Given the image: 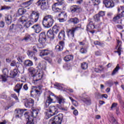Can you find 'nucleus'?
<instances>
[{"instance_id": "obj_51", "label": "nucleus", "mask_w": 124, "mask_h": 124, "mask_svg": "<svg viewBox=\"0 0 124 124\" xmlns=\"http://www.w3.org/2000/svg\"><path fill=\"white\" fill-rule=\"evenodd\" d=\"M106 84L108 86V87H112L114 83H113V81L109 80L108 81H106Z\"/></svg>"}, {"instance_id": "obj_8", "label": "nucleus", "mask_w": 124, "mask_h": 124, "mask_svg": "<svg viewBox=\"0 0 124 124\" xmlns=\"http://www.w3.org/2000/svg\"><path fill=\"white\" fill-rule=\"evenodd\" d=\"M64 0H57V2L55 3L53 5H52V10L55 13L57 12H61V9L59 8L57 6L59 5H62L63 3Z\"/></svg>"}, {"instance_id": "obj_60", "label": "nucleus", "mask_w": 124, "mask_h": 124, "mask_svg": "<svg viewBox=\"0 0 124 124\" xmlns=\"http://www.w3.org/2000/svg\"><path fill=\"white\" fill-rule=\"evenodd\" d=\"M55 87H57V88H60V89H61L62 88V85L60 83H56L54 84Z\"/></svg>"}, {"instance_id": "obj_54", "label": "nucleus", "mask_w": 124, "mask_h": 124, "mask_svg": "<svg viewBox=\"0 0 124 124\" xmlns=\"http://www.w3.org/2000/svg\"><path fill=\"white\" fill-rule=\"evenodd\" d=\"M46 102H47L50 104H51V103L53 102V99H52V98H51L50 96H49L48 97H47L46 99Z\"/></svg>"}, {"instance_id": "obj_30", "label": "nucleus", "mask_w": 124, "mask_h": 124, "mask_svg": "<svg viewBox=\"0 0 124 124\" xmlns=\"http://www.w3.org/2000/svg\"><path fill=\"white\" fill-rule=\"evenodd\" d=\"M55 98L59 104H62V103H64V99L62 96L61 95L55 96Z\"/></svg>"}, {"instance_id": "obj_58", "label": "nucleus", "mask_w": 124, "mask_h": 124, "mask_svg": "<svg viewBox=\"0 0 124 124\" xmlns=\"http://www.w3.org/2000/svg\"><path fill=\"white\" fill-rule=\"evenodd\" d=\"M74 106H75L76 107H77L78 105V102H77L76 100H74L72 102Z\"/></svg>"}, {"instance_id": "obj_17", "label": "nucleus", "mask_w": 124, "mask_h": 124, "mask_svg": "<svg viewBox=\"0 0 124 124\" xmlns=\"http://www.w3.org/2000/svg\"><path fill=\"white\" fill-rule=\"evenodd\" d=\"M46 41H47V39L46 38L45 32H42L39 35V42L40 43H45Z\"/></svg>"}, {"instance_id": "obj_55", "label": "nucleus", "mask_w": 124, "mask_h": 124, "mask_svg": "<svg viewBox=\"0 0 124 124\" xmlns=\"http://www.w3.org/2000/svg\"><path fill=\"white\" fill-rule=\"evenodd\" d=\"M0 98H2L3 99H5L7 98V95L5 93H3L0 95Z\"/></svg>"}, {"instance_id": "obj_28", "label": "nucleus", "mask_w": 124, "mask_h": 124, "mask_svg": "<svg viewBox=\"0 0 124 124\" xmlns=\"http://www.w3.org/2000/svg\"><path fill=\"white\" fill-rule=\"evenodd\" d=\"M23 64L25 67H28L29 66H32L33 65V62L30 60H27L25 61Z\"/></svg>"}, {"instance_id": "obj_63", "label": "nucleus", "mask_w": 124, "mask_h": 124, "mask_svg": "<svg viewBox=\"0 0 124 124\" xmlns=\"http://www.w3.org/2000/svg\"><path fill=\"white\" fill-rule=\"evenodd\" d=\"M16 63L15 61H13L11 63V66H16Z\"/></svg>"}, {"instance_id": "obj_3", "label": "nucleus", "mask_w": 124, "mask_h": 124, "mask_svg": "<svg viewBox=\"0 0 124 124\" xmlns=\"http://www.w3.org/2000/svg\"><path fill=\"white\" fill-rule=\"evenodd\" d=\"M10 30L13 31L14 32H24L25 31L24 26L20 24L16 25L13 24L10 26Z\"/></svg>"}, {"instance_id": "obj_34", "label": "nucleus", "mask_w": 124, "mask_h": 124, "mask_svg": "<svg viewBox=\"0 0 124 124\" xmlns=\"http://www.w3.org/2000/svg\"><path fill=\"white\" fill-rule=\"evenodd\" d=\"M69 22L70 23H73V24H78L79 23V19L77 17L71 18L69 19Z\"/></svg>"}, {"instance_id": "obj_35", "label": "nucleus", "mask_w": 124, "mask_h": 124, "mask_svg": "<svg viewBox=\"0 0 124 124\" xmlns=\"http://www.w3.org/2000/svg\"><path fill=\"white\" fill-rule=\"evenodd\" d=\"M26 12H27V10L25 9L20 8L18 10V15H20V16L25 14Z\"/></svg>"}, {"instance_id": "obj_5", "label": "nucleus", "mask_w": 124, "mask_h": 124, "mask_svg": "<svg viewBox=\"0 0 124 124\" xmlns=\"http://www.w3.org/2000/svg\"><path fill=\"white\" fill-rule=\"evenodd\" d=\"M62 118H63L62 114H59L57 116H55L54 118H51L50 120V123L51 124H62Z\"/></svg>"}, {"instance_id": "obj_42", "label": "nucleus", "mask_w": 124, "mask_h": 124, "mask_svg": "<svg viewBox=\"0 0 124 124\" xmlns=\"http://www.w3.org/2000/svg\"><path fill=\"white\" fill-rule=\"evenodd\" d=\"M12 7L11 6H8L6 5H3L1 6V9L0 10H10V9H11Z\"/></svg>"}, {"instance_id": "obj_21", "label": "nucleus", "mask_w": 124, "mask_h": 124, "mask_svg": "<svg viewBox=\"0 0 124 124\" xmlns=\"http://www.w3.org/2000/svg\"><path fill=\"white\" fill-rule=\"evenodd\" d=\"M27 55L30 59L31 60H34L35 62L37 61V58L35 57V54H34V52H31V51H28L27 52Z\"/></svg>"}, {"instance_id": "obj_12", "label": "nucleus", "mask_w": 124, "mask_h": 124, "mask_svg": "<svg viewBox=\"0 0 124 124\" xmlns=\"http://www.w3.org/2000/svg\"><path fill=\"white\" fill-rule=\"evenodd\" d=\"M25 111H27V109H19V108H16L15 110V117L16 119H19L21 118L23 116V114H24V112Z\"/></svg>"}, {"instance_id": "obj_14", "label": "nucleus", "mask_w": 124, "mask_h": 124, "mask_svg": "<svg viewBox=\"0 0 124 124\" xmlns=\"http://www.w3.org/2000/svg\"><path fill=\"white\" fill-rule=\"evenodd\" d=\"M34 105V101L31 98L27 100L24 103V105L26 108H31V107H33Z\"/></svg>"}, {"instance_id": "obj_4", "label": "nucleus", "mask_w": 124, "mask_h": 124, "mask_svg": "<svg viewBox=\"0 0 124 124\" xmlns=\"http://www.w3.org/2000/svg\"><path fill=\"white\" fill-rule=\"evenodd\" d=\"M60 31V27L57 25H54L52 28V30H49L47 32V36L49 38H52V39H54L55 38V34H57L58 32H59Z\"/></svg>"}, {"instance_id": "obj_15", "label": "nucleus", "mask_w": 124, "mask_h": 124, "mask_svg": "<svg viewBox=\"0 0 124 124\" xmlns=\"http://www.w3.org/2000/svg\"><path fill=\"white\" fill-rule=\"evenodd\" d=\"M31 29L33 30L35 33H39V32L42 31L41 25L38 24H34L33 26L31 27Z\"/></svg>"}, {"instance_id": "obj_31", "label": "nucleus", "mask_w": 124, "mask_h": 124, "mask_svg": "<svg viewBox=\"0 0 124 124\" xmlns=\"http://www.w3.org/2000/svg\"><path fill=\"white\" fill-rule=\"evenodd\" d=\"M29 71L33 77H34L39 71L38 70H36L34 69V68H32V67L30 68L29 69Z\"/></svg>"}, {"instance_id": "obj_44", "label": "nucleus", "mask_w": 124, "mask_h": 124, "mask_svg": "<svg viewBox=\"0 0 124 124\" xmlns=\"http://www.w3.org/2000/svg\"><path fill=\"white\" fill-rule=\"evenodd\" d=\"M43 80L42 79H34V84L35 85H40L42 84Z\"/></svg>"}, {"instance_id": "obj_47", "label": "nucleus", "mask_w": 124, "mask_h": 124, "mask_svg": "<svg viewBox=\"0 0 124 124\" xmlns=\"http://www.w3.org/2000/svg\"><path fill=\"white\" fill-rule=\"evenodd\" d=\"M94 44L95 45H98L99 46H101V47H104V44L103 43H100L98 41H95L94 42Z\"/></svg>"}, {"instance_id": "obj_33", "label": "nucleus", "mask_w": 124, "mask_h": 124, "mask_svg": "<svg viewBox=\"0 0 124 124\" xmlns=\"http://www.w3.org/2000/svg\"><path fill=\"white\" fill-rule=\"evenodd\" d=\"M32 2H33V0H30L28 1L23 3L22 5L24 8L28 7V6H30V5L32 4Z\"/></svg>"}, {"instance_id": "obj_57", "label": "nucleus", "mask_w": 124, "mask_h": 124, "mask_svg": "<svg viewBox=\"0 0 124 124\" xmlns=\"http://www.w3.org/2000/svg\"><path fill=\"white\" fill-rule=\"evenodd\" d=\"M80 53H81V54H86V53H87V49L82 47L80 49Z\"/></svg>"}, {"instance_id": "obj_7", "label": "nucleus", "mask_w": 124, "mask_h": 124, "mask_svg": "<svg viewBox=\"0 0 124 124\" xmlns=\"http://www.w3.org/2000/svg\"><path fill=\"white\" fill-rule=\"evenodd\" d=\"M40 16V14L38 12L33 11L30 16V19L34 24V23H37V21H38Z\"/></svg>"}, {"instance_id": "obj_46", "label": "nucleus", "mask_w": 124, "mask_h": 124, "mask_svg": "<svg viewBox=\"0 0 124 124\" xmlns=\"http://www.w3.org/2000/svg\"><path fill=\"white\" fill-rule=\"evenodd\" d=\"M83 100L87 105H91V99L90 98H85Z\"/></svg>"}, {"instance_id": "obj_43", "label": "nucleus", "mask_w": 124, "mask_h": 124, "mask_svg": "<svg viewBox=\"0 0 124 124\" xmlns=\"http://www.w3.org/2000/svg\"><path fill=\"white\" fill-rule=\"evenodd\" d=\"M63 49V47H62V46H61L60 45H57L55 46V50H56L57 52H61V51H62Z\"/></svg>"}, {"instance_id": "obj_62", "label": "nucleus", "mask_w": 124, "mask_h": 124, "mask_svg": "<svg viewBox=\"0 0 124 124\" xmlns=\"http://www.w3.org/2000/svg\"><path fill=\"white\" fill-rule=\"evenodd\" d=\"M49 105H50V104L46 101L44 105L45 108H47V107H49Z\"/></svg>"}, {"instance_id": "obj_37", "label": "nucleus", "mask_w": 124, "mask_h": 124, "mask_svg": "<svg viewBox=\"0 0 124 124\" xmlns=\"http://www.w3.org/2000/svg\"><path fill=\"white\" fill-rule=\"evenodd\" d=\"M16 67L17 68L18 70H22V69H24V67H23V65H22V63L17 62Z\"/></svg>"}, {"instance_id": "obj_25", "label": "nucleus", "mask_w": 124, "mask_h": 124, "mask_svg": "<svg viewBox=\"0 0 124 124\" xmlns=\"http://www.w3.org/2000/svg\"><path fill=\"white\" fill-rule=\"evenodd\" d=\"M58 38L60 39V40H65V33L64 32V31H61L58 35Z\"/></svg>"}, {"instance_id": "obj_1", "label": "nucleus", "mask_w": 124, "mask_h": 124, "mask_svg": "<svg viewBox=\"0 0 124 124\" xmlns=\"http://www.w3.org/2000/svg\"><path fill=\"white\" fill-rule=\"evenodd\" d=\"M38 115V110L32 109L31 111L26 112L24 113V117L28 120L26 124H35L33 119L36 118Z\"/></svg>"}, {"instance_id": "obj_36", "label": "nucleus", "mask_w": 124, "mask_h": 124, "mask_svg": "<svg viewBox=\"0 0 124 124\" xmlns=\"http://www.w3.org/2000/svg\"><path fill=\"white\" fill-rule=\"evenodd\" d=\"M71 60H73V56L72 55H67L64 58L65 62H69Z\"/></svg>"}, {"instance_id": "obj_29", "label": "nucleus", "mask_w": 124, "mask_h": 124, "mask_svg": "<svg viewBox=\"0 0 124 124\" xmlns=\"http://www.w3.org/2000/svg\"><path fill=\"white\" fill-rule=\"evenodd\" d=\"M5 20L6 24L10 25L12 23V16L11 15H8L5 16Z\"/></svg>"}, {"instance_id": "obj_9", "label": "nucleus", "mask_w": 124, "mask_h": 124, "mask_svg": "<svg viewBox=\"0 0 124 124\" xmlns=\"http://www.w3.org/2000/svg\"><path fill=\"white\" fill-rule=\"evenodd\" d=\"M42 85H40L37 86L33 87L32 89V91H31V93H34L36 95H40L41 94V89H42Z\"/></svg>"}, {"instance_id": "obj_38", "label": "nucleus", "mask_w": 124, "mask_h": 124, "mask_svg": "<svg viewBox=\"0 0 124 124\" xmlns=\"http://www.w3.org/2000/svg\"><path fill=\"white\" fill-rule=\"evenodd\" d=\"M33 24L34 23L31 20H29L24 24V27H26L27 29H29V28L33 25Z\"/></svg>"}, {"instance_id": "obj_49", "label": "nucleus", "mask_w": 124, "mask_h": 124, "mask_svg": "<svg viewBox=\"0 0 124 124\" xmlns=\"http://www.w3.org/2000/svg\"><path fill=\"white\" fill-rule=\"evenodd\" d=\"M94 20L95 22H98L100 21V16H99V15L96 14L93 17Z\"/></svg>"}, {"instance_id": "obj_10", "label": "nucleus", "mask_w": 124, "mask_h": 124, "mask_svg": "<svg viewBox=\"0 0 124 124\" xmlns=\"http://www.w3.org/2000/svg\"><path fill=\"white\" fill-rule=\"evenodd\" d=\"M78 29V27H76L67 30V36L70 39H73L74 38V33H75V31H77Z\"/></svg>"}, {"instance_id": "obj_13", "label": "nucleus", "mask_w": 124, "mask_h": 124, "mask_svg": "<svg viewBox=\"0 0 124 124\" xmlns=\"http://www.w3.org/2000/svg\"><path fill=\"white\" fill-rule=\"evenodd\" d=\"M48 112L49 113H50L51 116H54L59 113V110H58L57 107L55 106H51L49 107Z\"/></svg>"}, {"instance_id": "obj_16", "label": "nucleus", "mask_w": 124, "mask_h": 124, "mask_svg": "<svg viewBox=\"0 0 124 124\" xmlns=\"http://www.w3.org/2000/svg\"><path fill=\"white\" fill-rule=\"evenodd\" d=\"M59 14H58V19L59 22L61 23H62L63 22H65V18H66L67 16H66V14H64L63 13H62V11L61 12H58Z\"/></svg>"}, {"instance_id": "obj_24", "label": "nucleus", "mask_w": 124, "mask_h": 124, "mask_svg": "<svg viewBox=\"0 0 124 124\" xmlns=\"http://www.w3.org/2000/svg\"><path fill=\"white\" fill-rule=\"evenodd\" d=\"M117 47H118V50L115 51L116 53H118L119 56H121V51H122V42L119 40H117Z\"/></svg>"}, {"instance_id": "obj_18", "label": "nucleus", "mask_w": 124, "mask_h": 124, "mask_svg": "<svg viewBox=\"0 0 124 124\" xmlns=\"http://www.w3.org/2000/svg\"><path fill=\"white\" fill-rule=\"evenodd\" d=\"M70 10L72 13H75V12L79 13L81 10V7L78 5H73L71 6Z\"/></svg>"}, {"instance_id": "obj_39", "label": "nucleus", "mask_w": 124, "mask_h": 124, "mask_svg": "<svg viewBox=\"0 0 124 124\" xmlns=\"http://www.w3.org/2000/svg\"><path fill=\"white\" fill-rule=\"evenodd\" d=\"M120 69V67H119V64H117V66L115 68V69L112 71V73H111V76H114L119 71V70Z\"/></svg>"}, {"instance_id": "obj_40", "label": "nucleus", "mask_w": 124, "mask_h": 124, "mask_svg": "<svg viewBox=\"0 0 124 124\" xmlns=\"http://www.w3.org/2000/svg\"><path fill=\"white\" fill-rule=\"evenodd\" d=\"M27 20H28V18H27V16H22V17L19 19L18 21L19 22H20V23H22V24H24V22H26Z\"/></svg>"}, {"instance_id": "obj_48", "label": "nucleus", "mask_w": 124, "mask_h": 124, "mask_svg": "<svg viewBox=\"0 0 124 124\" xmlns=\"http://www.w3.org/2000/svg\"><path fill=\"white\" fill-rule=\"evenodd\" d=\"M26 41V42L29 41V40H31V35H27L25 36L23 39H22V41Z\"/></svg>"}, {"instance_id": "obj_59", "label": "nucleus", "mask_w": 124, "mask_h": 124, "mask_svg": "<svg viewBox=\"0 0 124 124\" xmlns=\"http://www.w3.org/2000/svg\"><path fill=\"white\" fill-rule=\"evenodd\" d=\"M17 61L19 62H23V57L19 56L17 58Z\"/></svg>"}, {"instance_id": "obj_64", "label": "nucleus", "mask_w": 124, "mask_h": 124, "mask_svg": "<svg viewBox=\"0 0 124 124\" xmlns=\"http://www.w3.org/2000/svg\"><path fill=\"white\" fill-rule=\"evenodd\" d=\"M3 27H4V22H0V28H3Z\"/></svg>"}, {"instance_id": "obj_27", "label": "nucleus", "mask_w": 124, "mask_h": 124, "mask_svg": "<svg viewBox=\"0 0 124 124\" xmlns=\"http://www.w3.org/2000/svg\"><path fill=\"white\" fill-rule=\"evenodd\" d=\"M35 79L40 80L42 79V77H43V72L42 71H39L36 75H35Z\"/></svg>"}, {"instance_id": "obj_2", "label": "nucleus", "mask_w": 124, "mask_h": 124, "mask_svg": "<svg viewBox=\"0 0 124 124\" xmlns=\"http://www.w3.org/2000/svg\"><path fill=\"white\" fill-rule=\"evenodd\" d=\"M42 24L44 28L49 29L53 26L54 24V19H53V16L51 15H47L43 18Z\"/></svg>"}, {"instance_id": "obj_11", "label": "nucleus", "mask_w": 124, "mask_h": 124, "mask_svg": "<svg viewBox=\"0 0 124 124\" xmlns=\"http://www.w3.org/2000/svg\"><path fill=\"white\" fill-rule=\"evenodd\" d=\"M9 71L8 68H4L2 69V73L3 75H0V79H2L3 82H6L7 81V78H8V74Z\"/></svg>"}, {"instance_id": "obj_20", "label": "nucleus", "mask_w": 124, "mask_h": 124, "mask_svg": "<svg viewBox=\"0 0 124 124\" xmlns=\"http://www.w3.org/2000/svg\"><path fill=\"white\" fill-rule=\"evenodd\" d=\"M93 1V0H85L84 2V6L86 8V10L89 11V9L92 7V2Z\"/></svg>"}, {"instance_id": "obj_6", "label": "nucleus", "mask_w": 124, "mask_h": 124, "mask_svg": "<svg viewBox=\"0 0 124 124\" xmlns=\"http://www.w3.org/2000/svg\"><path fill=\"white\" fill-rule=\"evenodd\" d=\"M37 6H40L42 10L48 8V0H39L36 3Z\"/></svg>"}, {"instance_id": "obj_50", "label": "nucleus", "mask_w": 124, "mask_h": 124, "mask_svg": "<svg viewBox=\"0 0 124 124\" xmlns=\"http://www.w3.org/2000/svg\"><path fill=\"white\" fill-rule=\"evenodd\" d=\"M22 90L25 92H28V91H29V86H28L27 84H25L23 85Z\"/></svg>"}, {"instance_id": "obj_61", "label": "nucleus", "mask_w": 124, "mask_h": 124, "mask_svg": "<svg viewBox=\"0 0 124 124\" xmlns=\"http://www.w3.org/2000/svg\"><path fill=\"white\" fill-rule=\"evenodd\" d=\"M103 70V68H102L101 70L98 68H95V72H97V73H99V72H101Z\"/></svg>"}, {"instance_id": "obj_26", "label": "nucleus", "mask_w": 124, "mask_h": 124, "mask_svg": "<svg viewBox=\"0 0 124 124\" xmlns=\"http://www.w3.org/2000/svg\"><path fill=\"white\" fill-rule=\"evenodd\" d=\"M50 53L51 50H49L48 49H44L42 50V51L40 53V56L41 57H44V56H48V55Z\"/></svg>"}, {"instance_id": "obj_53", "label": "nucleus", "mask_w": 124, "mask_h": 124, "mask_svg": "<svg viewBox=\"0 0 124 124\" xmlns=\"http://www.w3.org/2000/svg\"><path fill=\"white\" fill-rule=\"evenodd\" d=\"M98 15H99L100 17H103V16H105V12L101 11L98 13Z\"/></svg>"}, {"instance_id": "obj_23", "label": "nucleus", "mask_w": 124, "mask_h": 124, "mask_svg": "<svg viewBox=\"0 0 124 124\" xmlns=\"http://www.w3.org/2000/svg\"><path fill=\"white\" fill-rule=\"evenodd\" d=\"M89 22L87 26V31H92V30H93L94 29V24L92 20H88Z\"/></svg>"}, {"instance_id": "obj_19", "label": "nucleus", "mask_w": 124, "mask_h": 124, "mask_svg": "<svg viewBox=\"0 0 124 124\" xmlns=\"http://www.w3.org/2000/svg\"><path fill=\"white\" fill-rule=\"evenodd\" d=\"M103 3L107 8H112L114 6V2L111 0H105L103 1Z\"/></svg>"}, {"instance_id": "obj_56", "label": "nucleus", "mask_w": 124, "mask_h": 124, "mask_svg": "<svg viewBox=\"0 0 124 124\" xmlns=\"http://www.w3.org/2000/svg\"><path fill=\"white\" fill-rule=\"evenodd\" d=\"M45 43H40V44L37 46L38 49H42V48H44V46H43V44H44Z\"/></svg>"}, {"instance_id": "obj_22", "label": "nucleus", "mask_w": 124, "mask_h": 124, "mask_svg": "<svg viewBox=\"0 0 124 124\" xmlns=\"http://www.w3.org/2000/svg\"><path fill=\"white\" fill-rule=\"evenodd\" d=\"M23 85H24V84L23 83H17L15 86V87L14 88L15 92H16V93H20V91L22 89Z\"/></svg>"}, {"instance_id": "obj_45", "label": "nucleus", "mask_w": 124, "mask_h": 124, "mask_svg": "<svg viewBox=\"0 0 124 124\" xmlns=\"http://www.w3.org/2000/svg\"><path fill=\"white\" fill-rule=\"evenodd\" d=\"M81 67L82 69L86 70L88 68V64L87 62H83L81 64Z\"/></svg>"}, {"instance_id": "obj_52", "label": "nucleus", "mask_w": 124, "mask_h": 124, "mask_svg": "<svg viewBox=\"0 0 124 124\" xmlns=\"http://www.w3.org/2000/svg\"><path fill=\"white\" fill-rule=\"evenodd\" d=\"M94 54L95 56H102V51H101V50H98V51H95Z\"/></svg>"}, {"instance_id": "obj_41", "label": "nucleus", "mask_w": 124, "mask_h": 124, "mask_svg": "<svg viewBox=\"0 0 124 124\" xmlns=\"http://www.w3.org/2000/svg\"><path fill=\"white\" fill-rule=\"evenodd\" d=\"M122 18V16L121 14H118L116 16H114L112 19L113 22H117L118 20H120Z\"/></svg>"}, {"instance_id": "obj_32", "label": "nucleus", "mask_w": 124, "mask_h": 124, "mask_svg": "<svg viewBox=\"0 0 124 124\" xmlns=\"http://www.w3.org/2000/svg\"><path fill=\"white\" fill-rule=\"evenodd\" d=\"M18 75V70L17 69H15L13 71L11 72L10 73V77L11 78H14L17 76Z\"/></svg>"}]
</instances>
